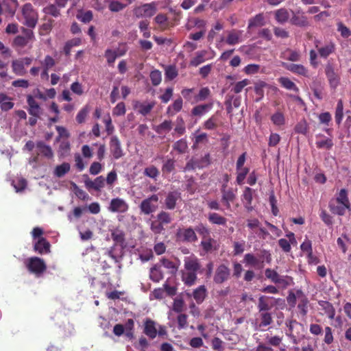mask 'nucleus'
<instances>
[{"label": "nucleus", "instance_id": "obj_1", "mask_svg": "<svg viewBox=\"0 0 351 351\" xmlns=\"http://www.w3.org/2000/svg\"><path fill=\"white\" fill-rule=\"evenodd\" d=\"M329 208L332 213L343 216L346 210L351 211V204L348 198V191L341 189L329 202Z\"/></svg>", "mask_w": 351, "mask_h": 351}, {"label": "nucleus", "instance_id": "obj_2", "mask_svg": "<svg viewBox=\"0 0 351 351\" xmlns=\"http://www.w3.org/2000/svg\"><path fill=\"white\" fill-rule=\"evenodd\" d=\"M22 14L25 19L23 23L25 25L30 28L36 27L38 20V14L31 3H27L23 5Z\"/></svg>", "mask_w": 351, "mask_h": 351}, {"label": "nucleus", "instance_id": "obj_3", "mask_svg": "<svg viewBox=\"0 0 351 351\" xmlns=\"http://www.w3.org/2000/svg\"><path fill=\"white\" fill-rule=\"evenodd\" d=\"M25 265L29 272L36 276H40L47 269V265L43 259L37 256L28 258Z\"/></svg>", "mask_w": 351, "mask_h": 351}, {"label": "nucleus", "instance_id": "obj_4", "mask_svg": "<svg viewBox=\"0 0 351 351\" xmlns=\"http://www.w3.org/2000/svg\"><path fill=\"white\" fill-rule=\"evenodd\" d=\"M265 339L267 341V344L262 342L259 343L254 351H274L271 346L280 348L282 342V336H269L267 334Z\"/></svg>", "mask_w": 351, "mask_h": 351}, {"label": "nucleus", "instance_id": "obj_5", "mask_svg": "<svg viewBox=\"0 0 351 351\" xmlns=\"http://www.w3.org/2000/svg\"><path fill=\"white\" fill-rule=\"evenodd\" d=\"M156 3L152 2L136 7L133 10V13L137 18L152 17L156 13Z\"/></svg>", "mask_w": 351, "mask_h": 351}, {"label": "nucleus", "instance_id": "obj_6", "mask_svg": "<svg viewBox=\"0 0 351 351\" xmlns=\"http://www.w3.org/2000/svg\"><path fill=\"white\" fill-rule=\"evenodd\" d=\"M158 197L157 195H152L142 201L140 204L141 213L145 215H149L154 213L158 208Z\"/></svg>", "mask_w": 351, "mask_h": 351}, {"label": "nucleus", "instance_id": "obj_7", "mask_svg": "<svg viewBox=\"0 0 351 351\" xmlns=\"http://www.w3.org/2000/svg\"><path fill=\"white\" fill-rule=\"evenodd\" d=\"M176 237L179 241L186 243H194L197 241L195 229L191 227L178 229L176 232Z\"/></svg>", "mask_w": 351, "mask_h": 351}, {"label": "nucleus", "instance_id": "obj_8", "mask_svg": "<svg viewBox=\"0 0 351 351\" xmlns=\"http://www.w3.org/2000/svg\"><path fill=\"white\" fill-rule=\"evenodd\" d=\"M32 59L29 57L16 59L12 61V68L13 72L19 76H23L26 74L27 71L25 66L31 64Z\"/></svg>", "mask_w": 351, "mask_h": 351}, {"label": "nucleus", "instance_id": "obj_9", "mask_svg": "<svg viewBox=\"0 0 351 351\" xmlns=\"http://www.w3.org/2000/svg\"><path fill=\"white\" fill-rule=\"evenodd\" d=\"M22 32L23 33V36H17L14 39V45L20 47H24L26 46L30 41L34 39V32L31 29L23 28L22 29Z\"/></svg>", "mask_w": 351, "mask_h": 351}, {"label": "nucleus", "instance_id": "obj_10", "mask_svg": "<svg viewBox=\"0 0 351 351\" xmlns=\"http://www.w3.org/2000/svg\"><path fill=\"white\" fill-rule=\"evenodd\" d=\"M230 275V269L226 265L221 264L216 269L213 280L216 284H222L228 280Z\"/></svg>", "mask_w": 351, "mask_h": 351}, {"label": "nucleus", "instance_id": "obj_11", "mask_svg": "<svg viewBox=\"0 0 351 351\" xmlns=\"http://www.w3.org/2000/svg\"><path fill=\"white\" fill-rule=\"evenodd\" d=\"M292 15L290 18V23L293 25L306 27L310 25L308 18L303 12L300 11H291Z\"/></svg>", "mask_w": 351, "mask_h": 351}, {"label": "nucleus", "instance_id": "obj_12", "mask_svg": "<svg viewBox=\"0 0 351 351\" xmlns=\"http://www.w3.org/2000/svg\"><path fill=\"white\" fill-rule=\"evenodd\" d=\"M184 267L186 271L201 273L202 265L196 256L186 257L184 260Z\"/></svg>", "mask_w": 351, "mask_h": 351}, {"label": "nucleus", "instance_id": "obj_13", "mask_svg": "<svg viewBox=\"0 0 351 351\" xmlns=\"http://www.w3.org/2000/svg\"><path fill=\"white\" fill-rule=\"evenodd\" d=\"M129 208L128 204L123 199L117 197L111 200L108 210L112 213H125Z\"/></svg>", "mask_w": 351, "mask_h": 351}, {"label": "nucleus", "instance_id": "obj_14", "mask_svg": "<svg viewBox=\"0 0 351 351\" xmlns=\"http://www.w3.org/2000/svg\"><path fill=\"white\" fill-rule=\"evenodd\" d=\"M315 45L319 56L323 58H328L335 50V45L332 42L326 44L324 46H319L320 41L316 40Z\"/></svg>", "mask_w": 351, "mask_h": 351}, {"label": "nucleus", "instance_id": "obj_15", "mask_svg": "<svg viewBox=\"0 0 351 351\" xmlns=\"http://www.w3.org/2000/svg\"><path fill=\"white\" fill-rule=\"evenodd\" d=\"M325 72L330 87L336 88L339 83V77L335 72V69L330 64L326 65Z\"/></svg>", "mask_w": 351, "mask_h": 351}, {"label": "nucleus", "instance_id": "obj_16", "mask_svg": "<svg viewBox=\"0 0 351 351\" xmlns=\"http://www.w3.org/2000/svg\"><path fill=\"white\" fill-rule=\"evenodd\" d=\"M181 198V193L178 191H173L168 193L165 204L167 209L173 210L176 208V202Z\"/></svg>", "mask_w": 351, "mask_h": 351}, {"label": "nucleus", "instance_id": "obj_17", "mask_svg": "<svg viewBox=\"0 0 351 351\" xmlns=\"http://www.w3.org/2000/svg\"><path fill=\"white\" fill-rule=\"evenodd\" d=\"M27 103L29 106L28 112L33 117H40L42 113L41 108L36 101L33 96L28 95L27 96Z\"/></svg>", "mask_w": 351, "mask_h": 351}, {"label": "nucleus", "instance_id": "obj_18", "mask_svg": "<svg viewBox=\"0 0 351 351\" xmlns=\"http://www.w3.org/2000/svg\"><path fill=\"white\" fill-rule=\"evenodd\" d=\"M154 106L155 102L154 101L150 103H143L138 101H136L134 103V110H137V112L139 114L143 116L147 115L152 111Z\"/></svg>", "mask_w": 351, "mask_h": 351}, {"label": "nucleus", "instance_id": "obj_19", "mask_svg": "<svg viewBox=\"0 0 351 351\" xmlns=\"http://www.w3.org/2000/svg\"><path fill=\"white\" fill-rule=\"evenodd\" d=\"M243 32L241 30L232 29L228 32L226 43L229 45H235L242 42Z\"/></svg>", "mask_w": 351, "mask_h": 351}, {"label": "nucleus", "instance_id": "obj_20", "mask_svg": "<svg viewBox=\"0 0 351 351\" xmlns=\"http://www.w3.org/2000/svg\"><path fill=\"white\" fill-rule=\"evenodd\" d=\"M51 245L49 242L44 237H40L34 243V249L40 254H48L50 252Z\"/></svg>", "mask_w": 351, "mask_h": 351}, {"label": "nucleus", "instance_id": "obj_21", "mask_svg": "<svg viewBox=\"0 0 351 351\" xmlns=\"http://www.w3.org/2000/svg\"><path fill=\"white\" fill-rule=\"evenodd\" d=\"M110 152L115 159H119L123 156V150L121 147V143L117 136L111 138L110 143Z\"/></svg>", "mask_w": 351, "mask_h": 351}, {"label": "nucleus", "instance_id": "obj_22", "mask_svg": "<svg viewBox=\"0 0 351 351\" xmlns=\"http://www.w3.org/2000/svg\"><path fill=\"white\" fill-rule=\"evenodd\" d=\"M210 162V155L206 154L201 160L199 161L197 160H190L186 165L185 169L190 170L194 169L196 168H202L206 165H208Z\"/></svg>", "mask_w": 351, "mask_h": 351}, {"label": "nucleus", "instance_id": "obj_23", "mask_svg": "<svg viewBox=\"0 0 351 351\" xmlns=\"http://www.w3.org/2000/svg\"><path fill=\"white\" fill-rule=\"evenodd\" d=\"M2 5V12H5L11 15H14L19 6L17 0H1L0 1Z\"/></svg>", "mask_w": 351, "mask_h": 351}, {"label": "nucleus", "instance_id": "obj_24", "mask_svg": "<svg viewBox=\"0 0 351 351\" xmlns=\"http://www.w3.org/2000/svg\"><path fill=\"white\" fill-rule=\"evenodd\" d=\"M242 202L245 208L248 212H251L254 208L252 206L253 199V190L250 187H246L242 195Z\"/></svg>", "mask_w": 351, "mask_h": 351}, {"label": "nucleus", "instance_id": "obj_25", "mask_svg": "<svg viewBox=\"0 0 351 351\" xmlns=\"http://www.w3.org/2000/svg\"><path fill=\"white\" fill-rule=\"evenodd\" d=\"M85 185L88 191H100L104 186V179L103 177H97L94 180L87 178L85 180Z\"/></svg>", "mask_w": 351, "mask_h": 351}, {"label": "nucleus", "instance_id": "obj_26", "mask_svg": "<svg viewBox=\"0 0 351 351\" xmlns=\"http://www.w3.org/2000/svg\"><path fill=\"white\" fill-rule=\"evenodd\" d=\"M282 66L293 73L302 76L308 75V70L302 64L282 63Z\"/></svg>", "mask_w": 351, "mask_h": 351}, {"label": "nucleus", "instance_id": "obj_27", "mask_svg": "<svg viewBox=\"0 0 351 351\" xmlns=\"http://www.w3.org/2000/svg\"><path fill=\"white\" fill-rule=\"evenodd\" d=\"M311 88L313 92V95L317 99L322 100L324 97L326 95L324 92V85L322 82L318 80L314 81L311 84Z\"/></svg>", "mask_w": 351, "mask_h": 351}, {"label": "nucleus", "instance_id": "obj_28", "mask_svg": "<svg viewBox=\"0 0 351 351\" xmlns=\"http://www.w3.org/2000/svg\"><path fill=\"white\" fill-rule=\"evenodd\" d=\"M143 332L150 339H154L157 335V329L155 326V322L150 319H147L145 322Z\"/></svg>", "mask_w": 351, "mask_h": 351}, {"label": "nucleus", "instance_id": "obj_29", "mask_svg": "<svg viewBox=\"0 0 351 351\" xmlns=\"http://www.w3.org/2000/svg\"><path fill=\"white\" fill-rule=\"evenodd\" d=\"M207 289L205 285H200L193 292V297L197 304H202L207 296Z\"/></svg>", "mask_w": 351, "mask_h": 351}, {"label": "nucleus", "instance_id": "obj_30", "mask_svg": "<svg viewBox=\"0 0 351 351\" xmlns=\"http://www.w3.org/2000/svg\"><path fill=\"white\" fill-rule=\"evenodd\" d=\"M226 186L223 185L221 193H222V202L225 203L226 208H230V202H232L235 198V194L234 193L232 189H226Z\"/></svg>", "mask_w": 351, "mask_h": 351}, {"label": "nucleus", "instance_id": "obj_31", "mask_svg": "<svg viewBox=\"0 0 351 351\" xmlns=\"http://www.w3.org/2000/svg\"><path fill=\"white\" fill-rule=\"evenodd\" d=\"M318 304L330 319H333L335 318V309L330 302L319 300L318 302Z\"/></svg>", "mask_w": 351, "mask_h": 351}, {"label": "nucleus", "instance_id": "obj_32", "mask_svg": "<svg viewBox=\"0 0 351 351\" xmlns=\"http://www.w3.org/2000/svg\"><path fill=\"white\" fill-rule=\"evenodd\" d=\"M274 18L280 24H285L290 19L289 12L286 8H280L274 12Z\"/></svg>", "mask_w": 351, "mask_h": 351}, {"label": "nucleus", "instance_id": "obj_33", "mask_svg": "<svg viewBox=\"0 0 351 351\" xmlns=\"http://www.w3.org/2000/svg\"><path fill=\"white\" fill-rule=\"evenodd\" d=\"M245 160L246 153L244 152L239 157L237 162V176H247L249 173V169L243 166Z\"/></svg>", "mask_w": 351, "mask_h": 351}, {"label": "nucleus", "instance_id": "obj_34", "mask_svg": "<svg viewBox=\"0 0 351 351\" xmlns=\"http://www.w3.org/2000/svg\"><path fill=\"white\" fill-rule=\"evenodd\" d=\"M244 262L247 265L252 267H263V261L258 259V257L251 253H247L244 256Z\"/></svg>", "mask_w": 351, "mask_h": 351}, {"label": "nucleus", "instance_id": "obj_35", "mask_svg": "<svg viewBox=\"0 0 351 351\" xmlns=\"http://www.w3.org/2000/svg\"><path fill=\"white\" fill-rule=\"evenodd\" d=\"M297 295L298 297L302 296L301 300L298 305V308L300 310V314L302 316H306L308 312V298L303 294L301 290L297 291Z\"/></svg>", "mask_w": 351, "mask_h": 351}, {"label": "nucleus", "instance_id": "obj_36", "mask_svg": "<svg viewBox=\"0 0 351 351\" xmlns=\"http://www.w3.org/2000/svg\"><path fill=\"white\" fill-rule=\"evenodd\" d=\"M213 106V104L212 102L206 104L198 105L192 109L191 113L194 116L201 117L208 112L210 109H212Z\"/></svg>", "mask_w": 351, "mask_h": 351}, {"label": "nucleus", "instance_id": "obj_37", "mask_svg": "<svg viewBox=\"0 0 351 351\" xmlns=\"http://www.w3.org/2000/svg\"><path fill=\"white\" fill-rule=\"evenodd\" d=\"M317 138L320 139L317 140L315 144L319 149H330L333 146L332 139L326 138L324 136L319 134Z\"/></svg>", "mask_w": 351, "mask_h": 351}, {"label": "nucleus", "instance_id": "obj_38", "mask_svg": "<svg viewBox=\"0 0 351 351\" xmlns=\"http://www.w3.org/2000/svg\"><path fill=\"white\" fill-rule=\"evenodd\" d=\"M10 182L16 192L23 191L27 186V181L23 177H12Z\"/></svg>", "mask_w": 351, "mask_h": 351}, {"label": "nucleus", "instance_id": "obj_39", "mask_svg": "<svg viewBox=\"0 0 351 351\" xmlns=\"http://www.w3.org/2000/svg\"><path fill=\"white\" fill-rule=\"evenodd\" d=\"M197 273L190 271L183 272L182 279L184 285L189 287L193 285L197 279Z\"/></svg>", "mask_w": 351, "mask_h": 351}, {"label": "nucleus", "instance_id": "obj_40", "mask_svg": "<svg viewBox=\"0 0 351 351\" xmlns=\"http://www.w3.org/2000/svg\"><path fill=\"white\" fill-rule=\"evenodd\" d=\"M278 82L280 84V85L285 88L289 90H293L295 93L299 92L298 87L289 78L286 77H281L278 79Z\"/></svg>", "mask_w": 351, "mask_h": 351}, {"label": "nucleus", "instance_id": "obj_41", "mask_svg": "<svg viewBox=\"0 0 351 351\" xmlns=\"http://www.w3.org/2000/svg\"><path fill=\"white\" fill-rule=\"evenodd\" d=\"M265 23L263 14H258L249 20L248 29L263 26Z\"/></svg>", "mask_w": 351, "mask_h": 351}, {"label": "nucleus", "instance_id": "obj_42", "mask_svg": "<svg viewBox=\"0 0 351 351\" xmlns=\"http://www.w3.org/2000/svg\"><path fill=\"white\" fill-rule=\"evenodd\" d=\"M208 219L213 224L225 226L227 223V219L217 213H209Z\"/></svg>", "mask_w": 351, "mask_h": 351}, {"label": "nucleus", "instance_id": "obj_43", "mask_svg": "<svg viewBox=\"0 0 351 351\" xmlns=\"http://www.w3.org/2000/svg\"><path fill=\"white\" fill-rule=\"evenodd\" d=\"M11 98L3 93H0V106L3 111H8L14 107V103L11 101Z\"/></svg>", "mask_w": 351, "mask_h": 351}, {"label": "nucleus", "instance_id": "obj_44", "mask_svg": "<svg viewBox=\"0 0 351 351\" xmlns=\"http://www.w3.org/2000/svg\"><path fill=\"white\" fill-rule=\"evenodd\" d=\"M149 278L155 282H158L163 278V274L159 266L155 265L150 269Z\"/></svg>", "mask_w": 351, "mask_h": 351}, {"label": "nucleus", "instance_id": "obj_45", "mask_svg": "<svg viewBox=\"0 0 351 351\" xmlns=\"http://www.w3.org/2000/svg\"><path fill=\"white\" fill-rule=\"evenodd\" d=\"M250 84V82L247 79H244L241 81L235 83H231V91H232L235 94H239L245 88V86H247Z\"/></svg>", "mask_w": 351, "mask_h": 351}, {"label": "nucleus", "instance_id": "obj_46", "mask_svg": "<svg viewBox=\"0 0 351 351\" xmlns=\"http://www.w3.org/2000/svg\"><path fill=\"white\" fill-rule=\"evenodd\" d=\"M268 298L269 297H267L265 295H261L259 297L257 305V308L258 309L259 313L267 312L271 308L272 305L269 304L267 302Z\"/></svg>", "mask_w": 351, "mask_h": 351}, {"label": "nucleus", "instance_id": "obj_47", "mask_svg": "<svg viewBox=\"0 0 351 351\" xmlns=\"http://www.w3.org/2000/svg\"><path fill=\"white\" fill-rule=\"evenodd\" d=\"M182 99L181 97H179L176 99L172 105L169 106L167 108V113L170 115H173L176 112L180 111L182 108Z\"/></svg>", "mask_w": 351, "mask_h": 351}, {"label": "nucleus", "instance_id": "obj_48", "mask_svg": "<svg viewBox=\"0 0 351 351\" xmlns=\"http://www.w3.org/2000/svg\"><path fill=\"white\" fill-rule=\"evenodd\" d=\"M36 147L38 149V151L40 154L46 156L47 158H52L53 157V152L51 148L45 145L43 142H38L36 144Z\"/></svg>", "mask_w": 351, "mask_h": 351}, {"label": "nucleus", "instance_id": "obj_49", "mask_svg": "<svg viewBox=\"0 0 351 351\" xmlns=\"http://www.w3.org/2000/svg\"><path fill=\"white\" fill-rule=\"evenodd\" d=\"M207 51L205 50L196 52L195 56L191 60L190 64L193 66H197L205 61V56Z\"/></svg>", "mask_w": 351, "mask_h": 351}, {"label": "nucleus", "instance_id": "obj_50", "mask_svg": "<svg viewBox=\"0 0 351 351\" xmlns=\"http://www.w3.org/2000/svg\"><path fill=\"white\" fill-rule=\"evenodd\" d=\"M172 129V122L170 120H165L162 123L157 125L155 130L158 134H162L169 132Z\"/></svg>", "mask_w": 351, "mask_h": 351}, {"label": "nucleus", "instance_id": "obj_51", "mask_svg": "<svg viewBox=\"0 0 351 351\" xmlns=\"http://www.w3.org/2000/svg\"><path fill=\"white\" fill-rule=\"evenodd\" d=\"M261 323L259 327H266L273 322L271 314L269 312L260 313Z\"/></svg>", "mask_w": 351, "mask_h": 351}, {"label": "nucleus", "instance_id": "obj_52", "mask_svg": "<svg viewBox=\"0 0 351 351\" xmlns=\"http://www.w3.org/2000/svg\"><path fill=\"white\" fill-rule=\"evenodd\" d=\"M154 21L157 23L162 30L168 27L169 22L167 16L164 14H158L155 18Z\"/></svg>", "mask_w": 351, "mask_h": 351}, {"label": "nucleus", "instance_id": "obj_53", "mask_svg": "<svg viewBox=\"0 0 351 351\" xmlns=\"http://www.w3.org/2000/svg\"><path fill=\"white\" fill-rule=\"evenodd\" d=\"M77 19L84 23H88L92 21L93 14L92 11L88 10L86 12L80 11L77 14Z\"/></svg>", "mask_w": 351, "mask_h": 351}, {"label": "nucleus", "instance_id": "obj_54", "mask_svg": "<svg viewBox=\"0 0 351 351\" xmlns=\"http://www.w3.org/2000/svg\"><path fill=\"white\" fill-rule=\"evenodd\" d=\"M71 149V145L67 140L61 141L58 149V154L62 157H65L69 155Z\"/></svg>", "mask_w": 351, "mask_h": 351}, {"label": "nucleus", "instance_id": "obj_55", "mask_svg": "<svg viewBox=\"0 0 351 351\" xmlns=\"http://www.w3.org/2000/svg\"><path fill=\"white\" fill-rule=\"evenodd\" d=\"M210 90L208 87L202 88L198 94L195 97V102H199L206 100L210 96Z\"/></svg>", "mask_w": 351, "mask_h": 351}, {"label": "nucleus", "instance_id": "obj_56", "mask_svg": "<svg viewBox=\"0 0 351 351\" xmlns=\"http://www.w3.org/2000/svg\"><path fill=\"white\" fill-rule=\"evenodd\" d=\"M215 243V240L210 237L202 239L200 243L204 251L206 253L210 252L213 250V243Z\"/></svg>", "mask_w": 351, "mask_h": 351}, {"label": "nucleus", "instance_id": "obj_57", "mask_svg": "<svg viewBox=\"0 0 351 351\" xmlns=\"http://www.w3.org/2000/svg\"><path fill=\"white\" fill-rule=\"evenodd\" d=\"M90 110V106L86 105L82 108L76 116V121L78 123H82L85 121V119Z\"/></svg>", "mask_w": 351, "mask_h": 351}, {"label": "nucleus", "instance_id": "obj_58", "mask_svg": "<svg viewBox=\"0 0 351 351\" xmlns=\"http://www.w3.org/2000/svg\"><path fill=\"white\" fill-rule=\"evenodd\" d=\"M70 168L71 166L69 163L63 162L56 167L54 174L55 176H64L69 171Z\"/></svg>", "mask_w": 351, "mask_h": 351}, {"label": "nucleus", "instance_id": "obj_59", "mask_svg": "<svg viewBox=\"0 0 351 351\" xmlns=\"http://www.w3.org/2000/svg\"><path fill=\"white\" fill-rule=\"evenodd\" d=\"M112 240L117 243L123 245L125 242V234L121 230H116L111 234Z\"/></svg>", "mask_w": 351, "mask_h": 351}, {"label": "nucleus", "instance_id": "obj_60", "mask_svg": "<svg viewBox=\"0 0 351 351\" xmlns=\"http://www.w3.org/2000/svg\"><path fill=\"white\" fill-rule=\"evenodd\" d=\"M343 102H342L341 99H339L337 102L336 111H335V121L338 125H339L341 123L342 119H343Z\"/></svg>", "mask_w": 351, "mask_h": 351}, {"label": "nucleus", "instance_id": "obj_61", "mask_svg": "<svg viewBox=\"0 0 351 351\" xmlns=\"http://www.w3.org/2000/svg\"><path fill=\"white\" fill-rule=\"evenodd\" d=\"M157 220L165 226L170 223L172 221V218L169 213L165 211H161L157 215Z\"/></svg>", "mask_w": 351, "mask_h": 351}, {"label": "nucleus", "instance_id": "obj_62", "mask_svg": "<svg viewBox=\"0 0 351 351\" xmlns=\"http://www.w3.org/2000/svg\"><path fill=\"white\" fill-rule=\"evenodd\" d=\"M150 79L152 81V84L154 86H158L160 84L162 80V74L161 72L158 70H154L150 73Z\"/></svg>", "mask_w": 351, "mask_h": 351}, {"label": "nucleus", "instance_id": "obj_63", "mask_svg": "<svg viewBox=\"0 0 351 351\" xmlns=\"http://www.w3.org/2000/svg\"><path fill=\"white\" fill-rule=\"evenodd\" d=\"M195 231L198 232L202 237V239L210 237V230L203 223L198 224L195 228Z\"/></svg>", "mask_w": 351, "mask_h": 351}, {"label": "nucleus", "instance_id": "obj_64", "mask_svg": "<svg viewBox=\"0 0 351 351\" xmlns=\"http://www.w3.org/2000/svg\"><path fill=\"white\" fill-rule=\"evenodd\" d=\"M212 348L215 351H223V341L219 337H214L211 341Z\"/></svg>", "mask_w": 351, "mask_h": 351}]
</instances>
